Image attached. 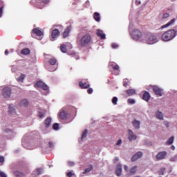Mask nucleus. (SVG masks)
<instances>
[{
  "instance_id": "f257e3e1",
  "label": "nucleus",
  "mask_w": 177,
  "mask_h": 177,
  "mask_svg": "<svg viewBox=\"0 0 177 177\" xmlns=\"http://www.w3.org/2000/svg\"><path fill=\"white\" fill-rule=\"evenodd\" d=\"M174 37H176V30L171 29L162 34V41H168L174 39Z\"/></svg>"
},
{
  "instance_id": "ea45409f",
  "label": "nucleus",
  "mask_w": 177,
  "mask_h": 177,
  "mask_svg": "<svg viewBox=\"0 0 177 177\" xmlns=\"http://www.w3.org/2000/svg\"><path fill=\"white\" fill-rule=\"evenodd\" d=\"M4 132L6 133H13V131L12 130H10V129H8V128L4 129Z\"/></svg>"
},
{
  "instance_id": "13d9d810",
  "label": "nucleus",
  "mask_w": 177,
  "mask_h": 177,
  "mask_svg": "<svg viewBox=\"0 0 177 177\" xmlns=\"http://www.w3.org/2000/svg\"><path fill=\"white\" fill-rule=\"evenodd\" d=\"M136 5H140L141 2H140V1L136 0Z\"/></svg>"
},
{
  "instance_id": "aec40b11",
  "label": "nucleus",
  "mask_w": 177,
  "mask_h": 177,
  "mask_svg": "<svg viewBox=\"0 0 177 177\" xmlns=\"http://www.w3.org/2000/svg\"><path fill=\"white\" fill-rule=\"evenodd\" d=\"M133 124L134 128H136V129H139V128H140V121H139V120H135L133 122Z\"/></svg>"
},
{
  "instance_id": "2f4dec72",
  "label": "nucleus",
  "mask_w": 177,
  "mask_h": 177,
  "mask_svg": "<svg viewBox=\"0 0 177 177\" xmlns=\"http://www.w3.org/2000/svg\"><path fill=\"white\" fill-rule=\"evenodd\" d=\"M86 135H88V129H85L82 135V140H84L85 138H86Z\"/></svg>"
},
{
  "instance_id": "a19ab883",
  "label": "nucleus",
  "mask_w": 177,
  "mask_h": 177,
  "mask_svg": "<svg viewBox=\"0 0 177 177\" xmlns=\"http://www.w3.org/2000/svg\"><path fill=\"white\" fill-rule=\"evenodd\" d=\"M176 160H177V155L171 157V159H170V161H172L173 162H175V161H176Z\"/></svg>"
},
{
  "instance_id": "69168bd1",
  "label": "nucleus",
  "mask_w": 177,
  "mask_h": 177,
  "mask_svg": "<svg viewBox=\"0 0 177 177\" xmlns=\"http://www.w3.org/2000/svg\"><path fill=\"white\" fill-rule=\"evenodd\" d=\"M171 150H175V147L174 146H171Z\"/></svg>"
},
{
  "instance_id": "bf43d9fd",
  "label": "nucleus",
  "mask_w": 177,
  "mask_h": 177,
  "mask_svg": "<svg viewBox=\"0 0 177 177\" xmlns=\"http://www.w3.org/2000/svg\"><path fill=\"white\" fill-rule=\"evenodd\" d=\"M165 124L167 128H168L169 127V123H168V122H165Z\"/></svg>"
},
{
  "instance_id": "3c124183",
  "label": "nucleus",
  "mask_w": 177,
  "mask_h": 177,
  "mask_svg": "<svg viewBox=\"0 0 177 177\" xmlns=\"http://www.w3.org/2000/svg\"><path fill=\"white\" fill-rule=\"evenodd\" d=\"M67 176H68V177L73 176V172H71V171L68 172L67 173Z\"/></svg>"
},
{
  "instance_id": "9b49d317",
  "label": "nucleus",
  "mask_w": 177,
  "mask_h": 177,
  "mask_svg": "<svg viewBox=\"0 0 177 177\" xmlns=\"http://www.w3.org/2000/svg\"><path fill=\"white\" fill-rule=\"evenodd\" d=\"M136 135L133 134V131L132 130H129V134H128V139L130 142H132V140H136Z\"/></svg>"
},
{
  "instance_id": "6ab92c4d",
  "label": "nucleus",
  "mask_w": 177,
  "mask_h": 177,
  "mask_svg": "<svg viewBox=\"0 0 177 177\" xmlns=\"http://www.w3.org/2000/svg\"><path fill=\"white\" fill-rule=\"evenodd\" d=\"M51 122H52V118H47L45 120L44 123H45L46 128H49L50 127Z\"/></svg>"
},
{
  "instance_id": "72a5a7b5",
  "label": "nucleus",
  "mask_w": 177,
  "mask_h": 177,
  "mask_svg": "<svg viewBox=\"0 0 177 177\" xmlns=\"http://www.w3.org/2000/svg\"><path fill=\"white\" fill-rule=\"evenodd\" d=\"M174 137L171 136L167 142V145H172L174 143Z\"/></svg>"
},
{
  "instance_id": "a18cd8bd",
  "label": "nucleus",
  "mask_w": 177,
  "mask_h": 177,
  "mask_svg": "<svg viewBox=\"0 0 177 177\" xmlns=\"http://www.w3.org/2000/svg\"><path fill=\"white\" fill-rule=\"evenodd\" d=\"M48 146H49V147L50 148V149H52V148H53V142H48Z\"/></svg>"
},
{
  "instance_id": "c03bdc74",
  "label": "nucleus",
  "mask_w": 177,
  "mask_h": 177,
  "mask_svg": "<svg viewBox=\"0 0 177 177\" xmlns=\"http://www.w3.org/2000/svg\"><path fill=\"white\" fill-rule=\"evenodd\" d=\"M0 176L1 177H7L6 174H5V173H3V171H0Z\"/></svg>"
},
{
  "instance_id": "e2e57ef3",
  "label": "nucleus",
  "mask_w": 177,
  "mask_h": 177,
  "mask_svg": "<svg viewBox=\"0 0 177 177\" xmlns=\"http://www.w3.org/2000/svg\"><path fill=\"white\" fill-rule=\"evenodd\" d=\"M118 160H119L118 158H114V161H116V162H117V161H118Z\"/></svg>"
},
{
  "instance_id": "bb28decb",
  "label": "nucleus",
  "mask_w": 177,
  "mask_h": 177,
  "mask_svg": "<svg viewBox=\"0 0 177 177\" xmlns=\"http://www.w3.org/2000/svg\"><path fill=\"white\" fill-rule=\"evenodd\" d=\"M100 14L99 12L94 13V19L96 21H100Z\"/></svg>"
},
{
  "instance_id": "58836bf2",
  "label": "nucleus",
  "mask_w": 177,
  "mask_h": 177,
  "mask_svg": "<svg viewBox=\"0 0 177 177\" xmlns=\"http://www.w3.org/2000/svg\"><path fill=\"white\" fill-rule=\"evenodd\" d=\"M128 103H129V104H135L136 101H135V100H133V99H129V100H128Z\"/></svg>"
},
{
  "instance_id": "0eeeda50",
  "label": "nucleus",
  "mask_w": 177,
  "mask_h": 177,
  "mask_svg": "<svg viewBox=\"0 0 177 177\" xmlns=\"http://www.w3.org/2000/svg\"><path fill=\"white\" fill-rule=\"evenodd\" d=\"M167 154H168V153L165 151H160L156 155V158L158 161H159L160 160H164V158L167 157Z\"/></svg>"
},
{
  "instance_id": "a878e982",
  "label": "nucleus",
  "mask_w": 177,
  "mask_h": 177,
  "mask_svg": "<svg viewBox=\"0 0 177 177\" xmlns=\"http://www.w3.org/2000/svg\"><path fill=\"white\" fill-rule=\"evenodd\" d=\"M127 93L129 95V96H132V95H135V93H136V91L135 89H129L127 91Z\"/></svg>"
},
{
  "instance_id": "a211bd4d",
  "label": "nucleus",
  "mask_w": 177,
  "mask_h": 177,
  "mask_svg": "<svg viewBox=\"0 0 177 177\" xmlns=\"http://www.w3.org/2000/svg\"><path fill=\"white\" fill-rule=\"evenodd\" d=\"M32 32H34V34H37V35H38L39 37L44 35V32H42V31H41V30L38 28H34L32 30Z\"/></svg>"
},
{
  "instance_id": "6e6d98bb",
  "label": "nucleus",
  "mask_w": 177,
  "mask_h": 177,
  "mask_svg": "<svg viewBox=\"0 0 177 177\" xmlns=\"http://www.w3.org/2000/svg\"><path fill=\"white\" fill-rule=\"evenodd\" d=\"M68 165H70V167H73V165H74V162H69Z\"/></svg>"
},
{
  "instance_id": "2eb2a0df",
  "label": "nucleus",
  "mask_w": 177,
  "mask_h": 177,
  "mask_svg": "<svg viewBox=\"0 0 177 177\" xmlns=\"http://www.w3.org/2000/svg\"><path fill=\"white\" fill-rule=\"evenodd\" d=\"M59 34H60V32L59 31V30H57V29L53 30L51 33V37H52L53 39H55L56 38V37L59 35Z\"/></svg>"
},
{
  "instance_id": "7ed1b4c3",
  "label": "nucleus",
  "mask_w": 177,
  "mask_h": 177,
  "mask_svg": "<svg viewBox=\"0 0 177 177\" xmlns=\"http://www.w3.org/2000/svg\"><path fill=\"white\" fill-rule=\"evenodd\" d=\"M131 35L135 41H138L140 38H142V32L139 30H134Z\"/></svg>"
},
{
  "instance_id": "4d7b16f0",
  "label": "nucleus",
  "mask_w": 177,
  "mask_h": 177,
  "mask_svg": "<svg viewBox=\"0 0 177 177\" xmlns=\"http://www.w3.org/2000/svg\"><path fill=\"white\" fill-rule=\"evenodd\" d=\"M43 3H48L49 0H42Z\"/></svg>"
},
{
  "instance_id": "603ef678",
  "label": "nucleus",
  "mask_w": 177,
  "mask_h": 177,
  "mask_svg": "<svg viewBox=\"0 0 177 177\" xmlns=\"http://www.w3.org/2000/svg\"><path fill=\"white\" fill-rule=\"evenodd\" d=\"M118 46L117 44H112V48H113V49L117 48Z\"/></svg>"
},
{
  "instance_id": "864d4df0",
  "label": "nucleus",
  "mask_w": 177,
  "mask_h": 177,
  "mask_svg": "<svg viewBox=\"0 0 177 177\" xmlns=\"http://www.w3.org/2000/svg\"><path fill=\"white\" fill-rule=\"evenodd\" d=\"M3 8L1 7V8H0V17H1V16H2V12H3Z\"/></svg>"
},
{
  "instance_id": "7c9ffc66",
  "label": "nucleus",
  "mask_w": 177,
  "mask_h": 177,
  "mask_svg": "<svg viewBox=\"0 0 177 177\" xmlns=\"http://www.w3.org/2000/svg\"><path fill=\"white\" fill-rule=\"evenodd\" d=\"M60 50L63 52V53H66L67 52V48L65 44H62L60 46Z\"/></svg>"
},
{
  "instance_id": "c9c22d12",
  "label": "nucleus",
  "mask_w": 177,
  "mask_h": 177,
  "mask_svg": "<svg viewBox=\"0 0 177 177\" xmlns=\"http://www.w3.org/2000/svg\"><path fill=\"white\" fill-rule=\"evenodd\" d=\"M53 129H54V131L59 130V123H54L53 125Z\"/></svg>"
},
{
  "instance_id": "1a4fd4ad",
  "label": "nucleus",
  "mask_w": 177,
  "mask_h": 177,
  "mask_svg": "<svg viewBox=\"0 0 177 177\" xmlns=\"http://www.w3.org/2000/svg\"><path fill=\"white\" fill-rule=\"evenodd\" d=\"M142 156L143 153H142V151H138L131 157V161L135 162V161H137L139 158H142Z\"/></svg>"
},
{
  "instance_id": "37998d69",
  "label": "nucleus",
  "mask_w": 177,
  "mask_h": 177,
  "mask_svg": "<svg viewBox=\"0 0 177 177\" xmlns=\"http://www.w3.org/2000/svg\"><path fill=\"white\" fill-rule=\"evenodd\" d=\"M165 172V168L161 169V170L159 171V175H162Z\"/></svg>"
},
{
  "instance_id": "f8f14e48",
  "label": "nucleus",
  "mask_w": 177,
  "mask_h": 177,
  "mask_svg": "<svg viewBox=\"0 0 177 177\" xmlns=\"http://www.w3.org/2000/svg\"><path fill=\"white\" fill-rule=\"evenodd\" d=\"M97 37H100L101 39H106V35L100 29L97 30Z\"/></svg>"
},
{
  "instance_id": "473e14b6",
  "label": "nucleus",
  "mask_w": 177,
  "mask_h": 177,
  "mask_svg": "<svg viewBox=\"0 0 177 177\" xmlns=\"http://www.w3.org/2000/svg\"><path fill=\"white\" fill-rule=\"evenodd\" d=\"M26 77V75L21 74V75H20V77H19L17 78V81L19 82H23V80H24V77Z\"/></svg>"
},
{
  "instance_id": "f704fd0d",
  "label": "nucleus",
  "mask_w": 177,
  "mask_h": 177,
  "mask_svg": "<svg viewBox=\"0 0 177 177\" xmlns=\"http://www.w3.org/2000/svg\"><path fill=\"white\" fill-rule=\"evenodd\" d=\"M136 166L133 167L131 169H130V173L131 175H134L135 173L136 172Z\"/></svg>"
},
{
  "instance_id": "052dcab7",
  "label": "nucleus",
  "mask_w": 177,
  "mask_h": 177,
  "mask_svg": "<svg viewBox=\"0 0 177 177\" xmlns=\"http://www.w3.org/2000/svg\"><path fill=\"white\" fill-rule=\"evenodd\" d=\"M124 169L125 171H128V166L124 165Z\"/></svg>"
},
{
  "instance_id": "680f3d73",
  "label": "nucleus",
  "mask_w": 177,
  "mask_h": 177,
  "mask_svg": "<svg viewBox=\"0 0 177 177\" xmlns=\"http://www.w3.org/2000/svg\"><path fill=\"white\" fill-rule=\"evenodd\" d=\"M5 55H9V51L8 50H6Z\"/></svg>"
},
{
  "instance_id": "39448f33",
  "label": "nucleus",
  "mask_w": 177,
  "mask_h": 177,
  "mask_svg": "<svg viewBox=\"0 0 177 177\" xmlns=\"http://www.w3.org/2000/svg\"><path fill=\"white\" fill-rule=\"evenodd\" d=\"M2 95L3 97H6V99L10 97V95H12L10 88L5 87L4 88H3Z\"/></svg>"
},
{
  "instance_id": "b1692460",
  "label": "nucleus",
  "mask_w": 177,
  "mask_h": 177,
  "mask_svg": "<svg viewBox=\"0 0 177 177\" xmlns=\"http://www.w3.org/2000/svg\"><path fill=\"white\" fill-rule=\"evenodd\" d=\"M174 23H175V19H172L169 23L162 26L161 28H167V27H169V26H171V24H174Z\"/></svg>"
},
{
  "instance_id": "5fc2aeb1",
  "label": "nucleus",
  "mask_w": 177,
  "mask_h": 177,
  "mask_svg": "<svg viewBox=\"0 0 177 177\" xmlns=\"http://www.w3.org/2000/svg\"><path fill=\"white\" fill-rule=\"evenodd\" d=\"M119 68H120V66L118 65L113 66L114 70H118Z\"/></svg>"
},
{
  "instance_id": "4468645a",
  "label": "nucleus",
  "mask_w": 177,
  "mask_h": 177,
  "mask_svg": "<svg viewBox=\"0 0 177 177\" xmlns=\"http://www.w3.org/2000/svg\"><path fill=\"white\" fill-rule=\"evenodd\" d=\"M142 99L145 102H149L150 100V93L148 91H145L142 95Z\"/></svg>"
},
{
  "instance_id": "09e8293b",
  "label": "nucleus",
  "mask_w": 177,
  "mask_h": 177,
  "mask_svg": "<svg viewBox=\"0 0 177 177\" xmlns=\"http://www.w3.org/2000/svg\"><path fill=\"white\" fill-rule=\"evenodd\" d=\"M88 93H92V92H93V89H92V88H90L87 90Z\"/></svg>"
},
{
  "instance_id": "9d476101",
  "label": "nucleus",
  "mask_w": 177,
  "mask_h": 177,
  "mask_svg": "<svg viewBox=\"0 0 177 177\" xmlns=\"http://www.w3.org/2000/svg\"><path fill=\"white\" fill-rule=\"evenodd\" d=\"M153 90L156 95H158V96H162V88H160L157 86H153Z\"/></svg>"
},
{
  "instance_id": "8fccbe9b",
  "label": "nucleus",
  "mask_w": 177,
  "mask_h": 177,
  "mask_svg": "<svg viewBox=\"0 0 177 177\" xmlns=\"http://www.w3.org/2000/svg\"><path fill=\"white\" fill-rule=\"evenodd\" d=\"M41 172H42V169H37V175H41Z\"/></svg>"
},
{
  "instance_id": "4be33fe9",
  "label": "nucleus",
  "mask_w": 177,
  "mask_h": 177,
  "mask_svg": "<svg viewBox=\"0 0 177 177\" xmlns=\"http://www.w3.org/2000/svg\"><path fill=\"white\" fill-rule=\"evenodd\" d=\"M59 118L61 120H66L67 118V113L62 111L59 113Z\"/></svg>"
},
{
  "instance_id": "f3484780",
  "label": "nucleus",
  "mask_w": 177,
  "mask_h": 177,
  "mask_svg": "<svg viewBox=\"0 0 177 177\" xmlns=\"http://www.w3.org/2000/svg\"><path fill=\"white\" fill-rule=\"evenodd\" d=\"M156 117L158 120H164V115H162V112L160 111L156 112Z\"/></svg>"
},
{
  "instance_id": "c756f323",
  "label": "nucleus",
  "mask_w": 177,
  "mask_h": 177,
  "mask_svg": "<svg viewBox=\"0 0 177 177\" xmlns=\"http://www.w3.org/2000/svg\"><path fill=\"white\" fill-rule=\"evenodd\" d=\"M91 169H93V166H92V165H91L88 168L85 169L83 174H88V172H91Z\"/></svg>"
},
{
  "instance_id": "dca6fc26",
  "label": "nucleus",
  "mask_w": 177,
  "mask_h": 177,
  "mask_svg": "<svg viewBox=\"0 0 177 177\" xmlns=\"http://www.w3.org/2000/svg\"><path fill=\"white\" fill-rule=\"evenodd\" d=\"M8 109V113H10V114H15L16 113V108L13 104H10Z\"/></svg>"
},
{
  "instance_id": "6e6552de",
  "label": "nucleus",
  "mask_w": 177,
  "mask_h": 177,
  "mask_svg": "<svg viewBox=\"0 0 177 177\" xmlns=\"http://www.w3.org/2000/svg\"><path fill=\"white\" fill-rule=\"evenodd\" d=\"M122 174V165H121V163H119L116 166L115 174L117 176H121Z\"/></svg>"
},
{
  "instance_id": "c85d7f7f",
  "label": "nucleus",
  "mask_w": 177,
  "mask_h": 177,
  "mask_svg": "<svg viewBox=\"0 0 177 177\" xmlns=\"http://www.w3.org/2000/svg\"><path fill=\"white\" fill-rule=\"evenodd\" d=\"M15 176L16 177H23L24 176V174L22 172H20L19 171H16L14 172Z\"/></svg>"
},
{
  "instance_id": "49530a36",
  "label": "nucleus",
  "mask_w": 177,
  "mask_h": 177,
  "mask_svg": "<svg viewBox=\"0 0 177 177\" xmlns=\"http://www.w3.org/2000/svg\"><path fill=\"white\" fill-rule=\"evenodd\" d=\"M121 143H122V140H118L116 145H117V146H120V145H121Z\"/></svg>"
},
{
  "instance_id": "de8ad7c7",
  "label": "nucleus",
  "mask_w": 177,
  "mask_h": 177,
  "mask_svg": "<svg viewBox=\"0 0 177 177\" xmlns=\"http://www.w3.org/2000/svg\"><path fill=\"white\" fill-rule=\"evenodd\" d=\"M5 161V158L3 156H0V162H4Z\"/></svg>"
},
{
  "instance_id": "412c9836",
  "label": "nucleus",
  "mask_w": 177,
  "mask_h": 177,
  "mask_svg": "<svg viewBox=\"0 0 177 177\" xmlns=\"http://www.w3.org/2000/svg\"><path fill=\"white\" fill-rule=\"evenodd\" d=\"M38 114H39V118H44V117H45V115H46V111L39 110Z\"/></svg>"
},
{
  "instance_id": "e433bc0d",
  "label": "nucleus",
  "mask_w": 177,
  "mask_h": 177,
  "mask_svg": "<svg viewBox=\"0 0 177 177\" xmlns=\"http://www.w3.org/2000/svg\"><path fill=\"white\" fill-rule=\"evenodd\" d=\"M117 102H118V98H117V97H113L112 99V103L113 104H117Z\"/></svg>"
},
{
  "instance_id": "20e7f679",
  "label": "nucleus",
  "mask_w": 177,
  "mask_h": 177,
  "mask_svg": "<svg viewBox=\"0 0 177 177\" xmlns=\"http://www.w3.org/2000/svg\"><path fill=\"white\" fill-rule=\"evenodd\" d=\"M147 44L149 45H153V44H156V42H158V40H157V37L154 36L153 35H148L147 37Z\"/></svg>"
},
{
  "instance_id": "0e129e2a",
  "label": "nucleus",
  "mask_w": 177,
  "mask_h": 177,
  "mask_svg": "<svg viewBox=\"0 0 177 177\" xmlns=\"http://www.w3.org/2000/svg\"><path fill=\"white\" fill-rule=\"evenodd\" d=\"M124 86H127V85H128V83H127V82H125V83H124Z\"/></svg>"
},
{
  "instance_id": "ddd939ff",
  "label": "nucleus",
  "mask_w": 177,
  "mask_h": 177,
  "mask_svg": "<svg viewBox=\"0 0 177 177\" xmlns=\"http://www.w3.org/2000/svg\"><path fill=\"white\" fill-rule=\"evenodd\" d=\"M70 31H71V26H68L64 32H63V37L64 38H67V37H68V34H70Z\"/></svg>"
},
{
  "instance_id": "cd10ccee",
  "label": "nucleus",
  "mask_w": 177,
  "mask_h": 177,
  "mask_svg": "<svg viewBox=\"0 0 177 177\" xmlns=\"http://www.w3.org/2000/svg\"><path fill=\"white\" fill-rule=\"evenodd\" d=\"M21 55H30V49L24 48L21 51Z\"/></svg>"
},
{
  "instance_id": "4c0bfd02",
  "label": "nucleus",
  "mask_w": 177,
  "mask_h": 177,
  "mask_svg": "<svg viewBox=\"0 0 177 177\" xmlns=\"http://www.w3.org/2000/svg\"><path fill=\"white\" fill-rule=\"evenodd\" d=\"M50 64H51L52 66H55L56 64V59H50Z\"/></svg>"
},
{
  "instance_id": "f03ea898",
  "label": "nucleus",
  "mask_w": 177,
  "mask_h": 177,
  "mask_svg": "<svg viewBox=\"0 0 177 177\" xmlns=\"http://www.w3.org/2000/svg\"><path fill=\"white\" fill-rule=\"evenodd\" d=\"M80 42H81V45L82 46H85V45H86L87 44H89L91 42V36L88 34L84 35L82 37Z\"/></svg>"
},
{
  "instance_id": "5701e85b",
  "label": "nucleus",
  "mask_w": 177,
  "mask_h": 177,
  "mask_svg": "<svg viewBox=\"0 0 177 177\" xmlns=\"http://www.w3.org/2000/svg\"><path fill=\"white\" fill-rule=\"evenodd\" d=\"M79 85L80 88H82L83 89H87V88H89V84L83 83L82 82H80Z\"/></svg>"
},
{
  "instance_id": "79ce46f5",
  "label": "nucleus",
  "mask_w": 177,
  "mask_h": 177,
  "mask_svg": "<svg viewBox=\"0 0 177 177\" xmlns=\"http://www.w3.org/2000/svg\"><path fill=\"white\" fill-rule=\"evenodd\" d=\"M169 17V14L168 13H165V14H163V19H168Z\"/></svg>"
},
{
  "instance_id": "393cba45",
  "label": "nucleus",
  "mask_w": 177,
  "mask_h": 177,
  "mask_svg": "<svg viewBox=\"0 0 177 177\" xmlns=\"http://www.w3.org/2000/svg\"><path fill=\"white\" fill-rule=\"evenodd\" d=\"M21 106H24V107H27L28 106V101L26 99H24L20 102Z\"/></svg>"
},
{
  "instance_id": "423d86ee",
  "label": "nucleus",
  "mask_w": 177,
  "mask_h": 177,
  "mask_svg": "<svg viewBox=\"0 0 177 177\" xmlns=\"http://www.w3.org/2000/svg\"><path fill=\"white\" fill-rule=\"evenodd\" d=\"M36 86H37V88H41L42 89H44V91H48V89H49L48 85H46V84H45L42 81L37 82L36 83Z\"/></svg>"
}]
</instances>
